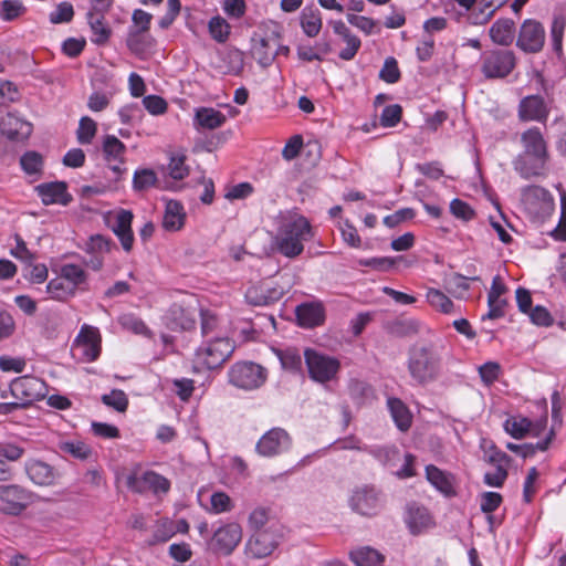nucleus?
<instances>
[{
  "label": "nucleus",
  "mask_w": 566,
  "mask_h": 566,
  "mask_svg": "<svg viewBox=\"0 0 566 566\" xmlns=\"http://www.w3.org/2000/svg\"><path fill=\"white\" fill-rule=\"evenodd\" d=\"M523 151L512 161L514 170L523 178L531 179L547 175L549 154L547 143L538 127H532L521 135Z\"/></svg>",
  "instance_id": "obj_1"
},
{
  "label": "nucleus",
  "mask_w": 566,
  "mask_h": 566,
  "mask_svg": "<svg viewBox=\"0 0 566 566\" xmlns=\"http://www.w3.org/2000/svg\"><path fill=\"white\" fill-rule=\"evenodd\" d=\"M312 238L313 231L308 220L297 216L280 228L275 237V245L282 255L293 259L303 252L304 242Z\"/></svg>",
  "instance_id": "obj_2"
},
{
  "label": "nucleus",
  "mask_w": 566,
  "mask_h": 566,
  "mask_svg": "<svg viewBox=\"0 0 566 566\" xmlns=\"http://www.w3.org/2000/svg\"><path fill=\"white\" fill-rule=\"evenodd\" d=\"M411 378L420 385L433 381L441 369V356L432 345L413 346L407 361Z\"/></svg>",
  "instance_id": "obj_3"
},
{
  "label": "nucleus",
  "mask_w": 566,
  "mask_h": 566,
  "mask_svg": "<svg viewBox=\"0 0 566 566\" xmlns=\"http://www.w3.org/2000/svg\"><path fill=\"white\" fill-rule=\"evenodd\" d=\"M233 350V342L227 336L203 338L196 350L195 360L201 368L213 369L220 367Z\"/></svg>",
  "instance_id": "obj_4"
},
{
  "label": "nucleus",
  "mask_w": 566,
  "mask_h": 566,
  "mask_svg": "<svg viewBox=\"0 0 566 566\" xmlns=\"http://www.w3.org/2000/svg\"><path fill=\"white\" fill-rule=\"evenodd\" d=\"M517 57L512 50L491 49L482 53L480 72L486 80H501L515 69Z\"/></svg>",
  "instance_id": "obj_5"
},
{
  "label": "nucleus",
  "mask_w": 566,
  "mask_h": 566,
  "mask_svg": "<svg viewBox=\"0 0 566 566\" xmlns=\"http://www.w3.org/2000/svg\"><path fill=\"white\" fill-rule=\"evenodd\" d=\"M268 369L253 361H238L229 371V382L238 389L252 391L261 388L268 380Z\"/></svg>",
  "instance_id": "obj_6"
},
{
  "label": "nucleus",
  "mask_w": 566,
  "mask_h": 566,
  "mask_svg": "<svg viewBox=\"0 0 566 566\" xmlns=\"http://www.w3.org/2000/svg\"><path fill=\"white\" fill-rule=\"evenodd\" d=\"M304 360L308 371V377L318 384H326L337 379L340 370V361L313 348L304 350Z\"/></svg>",
  "instance_id": "obj_7"
},
{
  "label": "nucleus",
  "mask_w": 566,
  "mask_h": 566,
  "mask_svg": "<svg viewBox=\"0 0 566 566\" xmlns=\"http://www.w3.org/2000/svg\"><path fill=\"white\" fill-rule=\"evenodd\" d=\"M348 505L359 515L374 516L380 512L384 505L382 494L374 485H358L350 491Z\"/></svg>",
  "instance_id": "obj_8"
},
{
  "label": "nucleus",
  "mask_w": 566,
  "mask_h": 566,
  "mask_svg": "<svg viewBox=\"0 0 566 566\" xmlns=\"http://www.w3.org/2000/svg\"><path fill=\"white\" fill-rule=\"evenodd\" d=\"M521 200L525 210L536 219L543 220L554 211V197L541 186L524 187Z\"/></svg>",
  "instance_id": "obj_9"
},
{
  "label": "nucleus",
  "mask_w": 566,
  "mask_h": 566,
  "mask_svg": "<svg viewBox=\"0 0 566 566\" xmlns=\"http://www.w3.org/2000/svg\"><path fill=\"white\" fill-rule=\"evenodd\" d=\"M102 337L97 327L83 325L74 339L72 350L83 361L96 360L101 354Z\"/></svg>",
  "instance_id": "obj_10"
},
{
  "label": "nucleus",
  "mask_w": 566,
  "mask_h": 566,
  "mask_svg": "<svg viewBox=\"0 0 566 566\" xmlns=\"http://www.w3.org/2000/svg\"><path fill=\"white\" fill-rule=\"evenodd\" d=\"M545 29L535 19H526L520 25L516 46L525 53H537L545 44Z\"/></svg>",
  "instance_id": "obj_11"
},
{
  "label": "nucleus",
  "mask_w": 566,
  "mask_h": 566,
  "mask_svg": "<svg viewBox=\"0 0 566 566\" xmlns=\"http://www.w3.org/2000/svg\"><path fill=\"white\" fill-rule=\"evenodd\" d=\"M292 439L282 428H272L256 442L255 451L264 458H273L290 450Z\"/></svg>",
  "instance_id": "obj_12"
},
{
  "label": "nucleus",
  "mask_w": 566,
  "mask_h": 566,
  "mask_svg": "<svg viewBox=\"0 0 566 566\" xmlns=\"http://www.w3.org/2000/svg\"><path fill=\"white\" fill-rule=\"evenodd\" d=\"M0 510L10 515H19L32 502V493L18 484L0 485Z\"/></svg>",
  "instance_id": "obj_13"
},
{
  "label": "nucleus",
  "mask_w": 566,
  "mask_h": 566,
  "mask_svg": "<svg viewBox=\"0 0 566 566\" xmlns=\"http://www.w3.org/2000/svg\"><path fill=\"white\" fill-rule=\"evenodd\" d=\"M10 392L12 396L21 399L27 406L34 400L43 398L46 392V386L44 381L38 377L22 376L11 382Z\"/></svg>",
  "instance_id": "obj_14"
},
{
  "label": "nucleus",
  "mask_w": 566,
  "mask_h": 566,
  "mask_svg": "<svg viewBox=\"0 0 566 566\" xmlns=\"http://www.w3.org/2000/svg\"><path fill=\"white\" fill-rule=\"evenodd\" d=\"M279 541L280 535L272 527L258 531L249 538L247 551L254 558H264L273 553L279 545Z\"/></svg>",
  "instance_id": "obj_15"
},
{
  "label": "nucleus",
  "mask_w": 566,
  "mask_h": 566,
  "mask_svg": "<svg viewBox=\"0 0 566 566\" xmlns=\"http://www.w3.org/2000/svg\"><path fill=\"white\" fill-rule=\"evenodd\" d=\"M284 292L282 286L263 281L248 287L245 300L253 306H266L277 302L284 295Z\"/></svg>",
  "instance_id": "obj_16"
},
{
  "label": "nucleus",
  "mask_w": 566,
  "mask_h": 566,
  "mask_svg": "<svg viewBox=\"0 0 566 566\" xmlns=\"http://www.w3.org/2000/svg\"><path fill=\"white\" fill-rule=\"evenodd\" d=\"M403 518L412 535H419L434 524L428 509L415 502L407 504Z\"/></svg>",
  "instance_id": "obj_17"
},
{
  "label": "nucleus",
  "mask_w": 566,
  "mask_h": 566,
  "mask_svg": "<svg viewBox=\"0 0 566 566\" xmlns=\"http://www.w3.org/2000/svg\"><path fill=\"white\" fill-rule=\"evenodd\" d=\"M242 538L241 526L237 523H229L219 527L213 534L214 548L224 555H229L238 546Z\"/></svg>",
  "instance_id": "obj_18"
},
{
  "label": "nucleus",
  "mask_w": 566,
  "mask_h": 566,
  "mask_svg": "<svg viewBox=\"0 0 566 566\" xmlns=\"http://www.w3.org/2000/svg\"><path fill=\"white\" fill-rule=\"evenodd\" d=\"M38 196L45 206L62 205L66 206L72 201V196L67 192L65 181L43 182L35 187Z\"/></svg>",
  "instance_id": "obj_19"
},
{
  "label": "nucleus",
  "mask_w": 566,
  "mask_h": 566,
  "mask_svg": "<svg viewBox=\"0 0 566 566\" xmlns=\"http://www.w3.org/2000/svg\"><path fill=\"white\" fill-rule=\"evenodd\" d=\"M274 46H276V38L274 35L252 38L251 54L262 67H268L277 55Z\"/></svg>",
  "instance_id": "obj_20"
},
{
  "label": "nucleus",
  "mask_w": 566,
  "mask_h": 566,
  "mask_svg": "<svg viewBox=\"0 0 566 566\" xmlns=\"http://www.w3.org/2000/svg\"><path fill=\"white\" fill-rule=\"evenodd\" d=\"M133 212L129 210L122 209L117 212L112 230L120 241L123 249L129 252L134 243V234L132 230Z\"/></svg>",
  "instance_id": "obj_21"
},
{
  "label": "nucleus",
  "mask_w": 566,
  "mask_h": 566,
  "mask_svg": "<svg viewBox=\"0 0 566 566\" xmlns=\"http://www.w3.org/2000/svg\"><path fill=\"white\" fill-rule=\"evenodd\" d=\"M518 116L522 120L545 122L548 116V111L541 96L531 95L521 101Z\"/></svg>",
  "instance_id": "obj_22"
},
{
  "label": "nucleus",
  "mask_w": 566,
  "mask_h": 566,
  "mask_svg": "<svg viewBox=\"0 0 566 566\" xmlns=\"http://www.w3.org/2000/svg\"><path fill=\"white\" fill-rule=\"evenodd\" d=\"M296 319L300 326L313 328L325 321V310L321 303H304L296 307Z\"/></svg>",
  "instance_id": "obj_23"
},
{
  "label": "nucleus",
  "mask_w": 566,
  "mask_h": 566,
  "mask_svg": "<svg viewBox=\"0 0 566 566\" xmlns=\"http://www.w3.org/2000/svg\"><path fill=\"white\" fill-rule=\"evenodd\" d=\"M227 117L213 107H199L195 111L193 127L198 130H212L221 127Z\"/></svg>",
  "instance_id": "obj_24"
},
{
  "label": "nucleus",
  "mask_w": 566,
  "mask_h": 566,
  "mask_svg": "<svg viewBox=\"0 0 566 566\" xmlns=\"http://www.w3.org/2000/svg\"><path fill=\"white\" fill-rule=\"evenodd\" d=\"M489 35L494 44L509 46L515 38V23L510 18L497 19L490 28Z\"/></svg>",
  "instance_id": "obj_25"
},
{
  "label": "nucleus",
  "mask_w": 566,
  "mask_h": 566,
  "mask_svg": "<svg viewBox=\"0 0 566 566\" xmlns=\"http://www.w3.org/2000/svg\"><path fill=\"white\" fill-rule=\"evenodd\" d=\"M25 471L30 480L38 485H52L57 476L50 464L40 460L28 461Z\"/></svg>",
  "instance_id": "obj_26"
},
{
  "label": "nucleus",
  "mask_w": 566,
  "mask_h": 566,
  "mask_svg": "<svg viewBox=\"0 0 566 566\" xmlns=\"http://www.w3.org/2000/svg\"><path fill=\"white\" fill-rule=\"evenodd\" d=\"M300 25L308 38H315L322 30V13L315 6H305L300 13Z\"/></svg>",
  "instance_id": "obj_27"
},
{
  "label": "nucleus",
  "mask_w": 566,
  "mask_h": 566,
  "mask_svg": "<svg viewBox=\"0 0 566 566\" xmlns=\"http://www.w3.org/2000/svg\"><path fill=\"white\" fill-rule=\"evenodd\" d=\"M0 127L2 134L9 139L24 138L31 133V125L12 114H8L2 118Z\"/></svg>",
  "instance_id": "obj_28"
},
{
  "label": "nucleus",
  "mask_w": 566,
  "mask_h": 566,
  "mask_svg": "<svg viewBox=\"0 0 566 566\" xmlns=\"http://www.w3.org/2000/svg\"><path fill=\"white\" fill-rule=\"evenodd\" d=\"M387 406L390 416L400 431H407L412 422L408 407L398 398H388Z\"/></svg>",
  "instance_id": "obj_29"
},
{
  "label": "nucleus",
  "mask_w": 566,
  "mask_h": 566,
  "mask_svg": "<svg viewBox=\"0 0 566 566\" xmlns=\"http://www.w3.org/2000/svg\"><path fill=\"white\" fill-rule=\"evenodd\" d=\"M426 476L432 486L447 496L453 495V483L449 474L437 468L436 465L426 467Z\"/></svg>",
  "instance_id": "obj_30"
},
{
  "label": "nucleus",
  "mask_w": 566,
  "mask_h": 566,
  "mask_svg": "<svg viewBox=\"0 0 566 566\" xmlns=\"http://www.w3.org/2000/svg\"><path fill=\"white\" fill-rule=\"evenodd\" d=\"M185 222V212L182 206L174 200L166 205V210L163 219V227L167 231H178L182 228Z\"/></svg>",
  "instance_id": "obj_31"
},
{
  "label": "nucleus",
  "mask_w": 566,
  "mask_h": 566,
  "mask_svg": "<svg viewBox=\"0 0 566 566\" xmlns=\"http://www.w3.org/2000/svg\"><path fill=\"white\" fill-rule=\"evenodd\" d=\"M87 20L93 32L92 42L96 44L106 43L111 36V29L105 23L104 14L88 12Z\"/></svg>",
  "instance_id": "obj_32"
},
{
  "label": "nucleus",
  "mask_w": 566,
  "mask_h": 566,
  "mask_svg": "<svg viewBox=\"0 0 566 566\" xmlns=\"http://www.w3.org/2000/svg\"><path fill=\"white\" fill-rule=\"evenodd\" d=\"M350 559L357 566H382L384 557L376 549L363 547L350 553Z\"/></svg>",
  "instance_id": "obj_33"
},
{
  "label": "nucleus",
  "mask_w": 566,
  "mask_h": 566,
  "mask_svg": "<svg viewBox=\"0 0 566 566\" xmlns=\"http://www.w3.org/2000/svg\"><path fill=\"white\" fill-rule=\"evenodd\" d=\"M426 300L431 307L443 314H451L454 312L453 302L440 290L429 287L426 293Z\"/></svg>",
  "instance_id": "obj_34"
},
{
  "label": "nucleus",
  "mask_w": 566,
  "mask_h": 566,
  "mask_svg": "<svg viewBox=\"0 0 566 566\" xmlns=\"http://www.w3.org/2000/svg\"><path fill=\"white\" fill-rule=\"evenodd\" d=\"M46 292L51 298L56 301H65L76 293L73 285L69 284L61 275L48 283Z\"/></svg>",
  "instance_id": "obj_35"
},
{
  "label": "nucleus",
  "mask_w": 566,
  "mask_h": 566,
  "mask_svg": "<svg viewBox=\"0 0 566 566\" xmlns=\"http://www.w3.org/2000/svg\"><path fill=\"white\" fill-rule=\"evenodd\" d=\"M276 355L284 369L291 373H297L302 370V355L297 348L289 347L285 349L276 350Z\"/></svg>",
  "instance_id": "obj_36"
},
{
  "label": "nucleus",
  "mask_w": 566,
  "mask_h": 566,
  "mask_svg": "<svg viewBox=\"0 0 566 566\" xmlns=\"http://www.w3.org/2000/svg\"><path fill=\"white\" fill-rule=\"evenodd\" d=\"M60 275L71 285L76 292L77 287L84 284L87 280V273L77 264L66 263L61 266Z\"/></svg>",
  "instance_id": "obj_37"
},
{
  "label": "nucleus",
  "mask_w": 566,
  "mask_h": 566,
  "mask_svg": "<svg viewBox=\"0 0 566 566\" xmlns=\"http://www.w3.org/2000/svg\"><path fill=\"white\" fill-rule=\"evenodd\" d=\"M27 7L21 0L0 1V19L4 22H12L24 15Z\"/></svg>",
  "instance_id": "obj_38"
},
{
  "label": "nucleus",
  "mask_w": 566,
  "mask_h": 566,
  "mask_svg": "<svg viewBox=\"0 0 566 566\" xmlns=\"http://www.w3.org/2000/svg\"><path fill=\"white\" fill-rule=\"evenodd\" d=\"M157 175L153 169H136L133 176V189L136 192H143L156 186Z\"/></svg>",
  "instance_id": "obj_39"
},
{
  "label": "nucleus",
  "mask_w": 566,
  "mask_h": 566,
  "mask_svg": "<svg viewBox=\"0 0 566 566\" xmlns=\"http://www.w3.org/2000/svg\"><path fill=\"white\" fill-rule=\"evenodd\" d=\"M126 43L133 53L139 54L153 45V38L148 32L129 30Z\"/></svg>",
  "instance_id": "obj_40"
},
{
  "label": "nucleus",
  "mask_w": 566,
  "mask_h": 566,
  "mask_svg": "<svg viewBox=\"0 0 566 566\" xmlns=\"http://www.w3.org/2000/svg\"><path fill=\"white\" fill-rule=\"evenodd\" d=\"M532 422L525 417H512L504 423L505 431L514 439H522L531 430Z\"/></svg>",
  "instance_id": "obj_41"
},
{
  "label": "nucleus",
  "mask_w": 566,
  "mask_h": 566,
  "mask_svg": "<svg viewBox=\"0 0 566 566\" xmlns=\"http://www.w3.org/2000/svg\"><path fill=\"white\" fill-rule=\"evenodd\" d=\"M168 175L175 180H181L189 174L186 165V156L184 154H172L167 165Z\"/></svg>",
  "instance_id": "obj_42"
},
{
  "label": "nucleus",
  "mask_w": 566,
  "mask_h": 566,
  "mask_svg": "<svg viewBox=\"0 0 566 566\" xmlns=\"http://www.w3.org/2000/svg\"><path fill=\"white\" fill-rule=\"evenodd\" d=\"M125 145L114 135H107L103 143V151L108 160L123 161Z\"/></svg>",
  "instance_id": "obj_43"
},
{
  "label": "nucleus",
  "mask_w": 566,
  "mask_h": 566,
  "mask_svg": "<svg viewBox=\"0 0 566 566\" xmlns=\"http://www.w3.org/2000/svg\"><path fill=\"white\" fill-rule=\"evenodd\" d=\"M377 461L381 464L391 463L398 455V449L396 446H367V450Z\"/></svg>",
  "instance_id": "obj_44"
},
{
  "label": "nucleus",
  "mask_w": 566,
  "mask_h": 566,
  "mask_svg": "<svg viewBox=\"0 0 566 566\" xmlns=\"http://www.w3.org/2000/svg\"><path fill=\"white\" fill-rule=\"evenodd\" d=\"M144 481L146 482L147 491H153L156 494L167 493L170 489V482L154 471L144 472Z\"/></svg>",
  "instance_id": "obj_45"
},
{
  "label": "nucleus",
  "mask_w": 566,
  "mask_h": 566,
  "mask_svg": "<svg viewBox=\"0 0 566 566\" xmlns=\"http://www.w3.org/2000/svg\"><path fill=\"white\" fill-rule=\"evenodd\" d=\"M233 507L232 500L224 492H214L210 496V507L207 511L212 514L230 512Z\"/></svg>",
  "instance_id": "obj_46"
},
{
  "label": "nucleus",
  "mask_w": 566,
  "mask_h": 566,
  "mask_svg": "<svg viewBox=\"0 0 566 566\" xmlns=\"http://www.w3.org/2000/svg\"><path fill=\"white\" fill-rule=\"evenodd\" d=\"M102 402L118 412H124L128 407V398L120 389H113L109 394L103 395Z\"/></svg>",
  "instance_id": "obj_47"
},
{
  "label": "nucleus",
  "mask_w": 566,
  "mask_h": 566,
  "mask_svg": "<svg viewBox=\"0 0 566 566\" xmlns=\"http://www.w3.org/2000/svg\"><path fill=\"white\" fill-rule=\"evenodd\" d=\"M118 322L124 329L133 332L134 334H137V335H148L149 334V329L146 326V324L143 322V319L137 317L134 314H123L118 318Z\"/></svg>",
  "instance_id": "obj_48"
},
{
  "label": "nucleus",
  "mask_w": 566,
  "mask_h": 566,
  "mask_svg": "<svg viewBox=\"0 0 566 566\" xmlns=\"http://www.w3.org/2000/svg\"><path fill=\"white\" fill-rule=\"evenodd\" d=\"M209 32L217 42H226L230 34L229 23L221 17H213L209 21Z\"/></svg>",
  "instance_id": "obj_49"
},
{
  "label": "nucleus",
  "mask_w": 566,
  "mask_h": 566,
  "mask_svg": "<svg viewBox=\"0 0 566 566\" xmlns=\"http://www.w3.org/2000/svg\"><path fill=\"white\" fill-rule=\"evenodd\" d=\"M96 123L88 116H84L80 119L77 128V140L82 145L91 144L92 139L96 134Z\"/></svg>",
  "instance_id": "obj_50"
},
{
  "label": "nucleus",
  "mask_w": 566,
  "mask_h": 566,
  "mask_svg": "<svg viewBox=\"0 0 566 566\" xmlns=\"http://www.w3.org/2000/svg\"><path fill=\"white\" fill-rule=\"evenodd\" d=\"M22 169L29 174H38L43 166L42 156L36 151H27L20 159Z\"/></svg>",
  "instance_id": "obj_51"
},
{
  "label": "nucleus",
  "mask_w": 566,
  "mask_h": 566,
  "mask_svg": "<svg viewBox=\"0 0 566 566\" xmlns=\"http://www.w3.org/2000/svg\"><path fill=\"white\" fill-rule=\"evenodd\" d=\"M201 333L203 338L224 336L218 328V319L210 312H201Z\"/></svg>",
  "instance_id": "obj_52"
},
{
  "label": "nucleus",
  "mask_w": 566,
  "mask_h": 566,
  "mask_svg": "<svg viewBox=\"0 0 566 566\" xmlns=\"http://www.w3.org/2000/svg\"><path fill=\"white\" fill-rule=\"evenodd\" d=\"M554 438H555V432L553 429H551L548 431V433L545 436V438L542 439L541 441H537L536 443H524L523 458L524 459L532 458L538 451L545 452L549 448Z\"/></svg>",
  "instance_id": "obj_53"
},
{
  "label": "nucleus",
  "mask_w": 566,
  "mask_h": 566,
  "mask_svg": "<svg viewBox=\"0 0 566 566\" xmlns=\"http://www.w3.org/2000/svg\"><path fill=\"white\" fill-rule=\"evenodd\" d=\"M450 212L462 221H470L475 217L473 208L461 199H453L450 202Z\"/></svg>",
  "instance_id": "obj_54"
},
{
  "label": "nucleus",
  "mask_w": 566,
  "mask_h": 566,
  "mask_svg": "<svg viewBox=\"0 0 566 566\" xmlns=\"http://www.w3.org/2000/svg\"><path fill=\"white\" fill-rule=\"evenodd\" d=\"M501 366L495 361H486L479 367V375L485 386L493 385L500 376Z\"/></svg>",
  "instance_id": "obj_55"
},
{
  "label": "nucleus",
  "mask_w": 566,
  "mask_h": 566,
  "mask_svg": "<svg viewBox=\"0 0 566 566\" xmlns=\"http://www.w3.org/2000/svg\"><path fill=\"white\" fill-rule=\"evenodd\" d=\"M74 17V9L70 2H61L54 11L50 13V22L54 24L67 23Z\"/></svg>",
  "instance_id": "obj_56"
},
{
  "label": "nucleus",
  "mask_w": 566,
  "mask_h": 566,
  "mask_svg": "<svg viewBox=\"0 0 566 566\" xmlns=\"http://www.w3.org/2000/svg\"><path fill=\"white\" fill-rule=\"evenodd\" d=\"M379 77L386 83L394 84L400 78L398 63L394 57H387L379 72Z\"/></svg>",
  "instance_id": "obj_57"
},
{
  "label": "nucleus",
  "mask_w": 566,
  "mask_h": 566,
  "mask_svg": "<svg viewBox=\"0 0 566 566\" xmlns=\"http://www.w3.org/2000/svg\"><path fill=\"white\" fill-rule=\"evenodd\" d=\"M402 109L398 104H391L386 106L380 115V124L384 127L396 126L401 118Z\"/></svg>",
  "instance_id": "obj_58"
},
{
  "label": "nucleus",
  "mask_w": 566,
  "mask_h": 566,
  "mask_svg": "<svg viewBox=\"0 0 566 566\" xmlns=\"http://www.w3.org/2000/svg\"><path fill=\"white\" fill-rule=\"evenodd\" d=\"M502 495L496 492H483L481 494L480 507L485 514H492L502 503Z\"/></svg>",
  "instance_id": "obj_59"
},
{
  "label": "nucleus",
  "mask_w": 566,
  "mask_h": 566,
  "mask_svg": "<svg viewBox=\"0 0 566 566\" xmlns=\"http://www.w3.org/2000/svg\"><path fill=\"white\" fill-rule=\"evenodd\" d=\"M62 450L76 459L85 460L91 455V448L82 441L65 442Z\"/></svg>",
  "instance_id": "obj_60"
},
{
  "label": "nucleus",
  "mask_w": 566,
  "mask_h": 566,
  "mask_svg": "<svg viewBox=\"0 0 566 566\" xmlns=\"http://www.w3.org/2000/svg\"><path fill=\"white\" fill-rule=\"evenodd\" d=\"M143 105L151 115H161L167 111V102L158 95L145 96Z\"/></svg>",
  "instance_id": "obj_61"
},
{
  "label": "nucleus",
  "mask_w": 566,
  "mask_h": 566,
  "mask_svg": "<svg viewBox=\"0 0 566 566\" xmlns=\"http://www.w3.org/2000/svg\"><path fill=\"white\" fill-rule=\"evenodd\" d=\"M507 302L504 298H489L488 307L489 311L482 316V321L496 319L505 315L504 308Z\"/></svg>",
  "instance_id": "obj_62"
},
{
  "label": "nucleus",
  "mask_w": 566,
  "mask_h": 566,
  "mask_svg": "<svg viewBox=\"0 0 566 566\" xmlns=\"http://www.w3.org/2000/svg\"><path fill=\"white\" fill-rule=\"evenodd\" d=\"M346 43V48L340 50L339 52V57L344 61H350L355 57V55L357 54L360 45H361V42L360 40L354 35L353 33L347 35L346 38L343 39Z\"/></svg>",
  "instance_id": "obj_63"
},
{
  "label": "nucleus",
  "mask_w": 566,
  "mask_h": 566,
  "mask_svg": "<svg viewBox=\"0 0 566 566\" xmlns=\"http://www.w3.org/2000/svg\"><path fill=\"white\" fill-rule=\"evenodd\" d=\"M507 474V469L505 467H495L494 471L486 472L484 474L483 481L489 486L501 488L504 484Z\"/></svg>",
  "instance_id": "obj_64"
}]
</instances>
